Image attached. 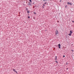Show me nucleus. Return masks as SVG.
Instances as JSON below:
<instances>
[{
  "label": "nucleus",
  "mask_w": 74,
  "mask_h": 74,
  "mask_svg": "<svg viewBox=\"0 0 74 74\" xmlns=\"http://www.w3.org/2000/svg\"><path fill=\"white\" fill-rule=\"evenodd\" d=\"M55 34L56 35L58 34V30H57V29H56V30Z\"/></svg>",
  "instance_id": "obj_1"
},
{
  "label": "nucleus",
  "mask_w": 74,
  "mask_h": 74,
  "mask_svg": "<svg viewBox=\"0 0 74 74\" xmlns=\"http://www.w3.org/2000/svg\"><path fill=\"white\" fill-rule=\"evenodd\" d=\"M58 47L59 48H60V44H58Z\"/></svg>",
  "instance_id": "obj_2"
},
{
  "label": "nucleus",
  "mask_w": 74,
  "mask_h": 74,
  "mask_svg": "<svg viewBox=\"0 0 74 74\" xmlns=\"http://www.w3.org/2000/svg\"><path fill=\"white\" fill-rule=\"evenodd\" d=\"M70 34H72V33H73V32H72V31H70Z\"/></svg>",
  "instance_id": "obj_3"
},
{
  "label": "nucleus",
  "mask_w": 74,
  "mask_h": 74,
  "mask_svg": "<svg viewBox=\"0 0 74 74\" xmlns=\"http://www.w3.org/2000/svg\"><path fill=\"white\" fill-rule=\"evenodd\" d=\"M69 36H71V34H69Z\"/></svg>",
  "instance_id": "obj_4"
},
{
  "label": "nucleus",
  "mask_w": 74,
  "mask_h": 74,
  "mask_svg": "<svg viewBox=\"0 0 74 74\" xmlns=\"http://www.w3.org/2000/svg\"><path fill=\"white\" fill-rule=\"evenodd\" d=\"M70 3L69 2H68L67 3L68 4H69V5L70 4Z\"/></svg>",
  "instance_id": "obj_5"
},
{
  "label": "nucleus",
  "mask_w": 74,
  "mask_h": 74,
  "mask_svg": "<svg viewBox=\"0 0 74 74\" xmlns=\"http://www.w3.org/2000/svg\"><path fill=\"white\" fill-rule=\"evenodd\" d=\"M28 5H31V4H30V3H28Z\"/></svg>",
  "instance_id": "obj_6"
},
{
  "label": "nucleus",
  "mask_w": 74,
  "mask_h": 74,
  "mask_svg": "<svg viewBox=\"0 0 74 74\" xmlns=\"http://www.w3.org/2000/svg\"><path fill=\"white\" fill-rule=\"evenodd\" d=\"M56 60H57V56H56Z\"/></svg>",
  "instance_id": "obj_7"
},
{
  "label": "nucleus",
  "mask_w": 74,
  "mask_h": 74,
  "mask_svg": "<svg viewBox=\"0 0 74 74\" xmlns=\"http://www.w3.org/2000/svg\"><path fill=\"white\" fill-rule=\"evenodd\" d=\"M44 1H47V0H43Z\"/></svg>",
  "instance_id": "obj_8"
},
{
  "label": "nucleus",
  "mask_w": 74,
  "mask_h": 74,
  "mask_svg": "<svg viewBox=\"0 0 74 74\" xmlns=\"http://www.w3.org/2000/svg\"><path fill=\"white\" fill-rule=\"evenodd\" d=\"M30 12H29V11H27V13H29Z\"/></svg>",
  "instance_id": "obj_9"
},
{
  "label": "nucleus",
  "mask_w": 74,
  "mask_h": 74,
  "mask_svg": "<svg viewBox=\"0 0 74 74\" xmlns=\"http://www.w3.org/2000/svg\"><path fill=\"white\" fill-rule=\"evenodd\" d=\"M28 18L29 19V18H30V17L29 16H28Z\"/></svg>",
  "instance_id": "obj_10"
},
{
  "label": "nucleus",
  "mask_w": 74,
  "mask_h": 74,
  "mask_svg": "<svg viewBox=\"0 0 74 74\" xmlns=\"http://www.w3.org/2000/svg\"><path fill=\"white\" fill-rule=\"evenodd\" d=\"M69 4H70V5H72V3H69Z\"/></svg>",
  "instance_id": "obj_11"
},
{
  "label": "nucleus",
  "mask_w": 74,
  "mask_h": 74,
  "mask_svg": "<svg viewBox=\"0 0 74 74\" xmlns=\"http://www.w3.org/2000/svg\"><path fill=\"white\" fill-rule=\"evenodd\" d=\"M30 2H32V0H29Z\"/></svg>",
  "instance_id": "obj_12"
},
{
  "label": "nucleus",
  "mask_w": 74,
  "mask_h": 74,
  "mask_svg": "<svg viewBox=\"0 0 74 74\" xmlns=\"http://www.w3.org/2000/svg\"><path fill=\"white\" fill-rule=\"evenodd\" d=\"M34 14H36V13L34 12Z\"/></svg>",
  "instance_id": "obj_13"
},
{
  "label": "nucleus",
  "mask_w": 74,
  "mask_h": 74,
  "mask_svg": "<svg viewBox=\"0 0 74 74\" xmlns=\"http://www.w3.org/2000/svg\"><path fill=\"white\" fill-rule=\"evenodd\" d=\"M60 2H62V0H60Z\"/></svg>",
  "instance_id": "obj_14"
},
{
  "label": "nucleus",
  "mask_w": 74,
  "mask_h": 74,
  "mask_svg": "<svg viewBox=\"0 0 74 74\" xmlns=\"http://www.w3.org/2000/svg\"><path fill=\"white\" fill-rule=\"evenodd\" d=\"M56 63H58V61H56Z\"/></svg>",
  "instance_id": "obj_15"
},
{
  "label": "nucleus",
  "mask_w": 74,
  "mask_h": 74,
  "mask_svg": "<svg viewBox=\"0 0 74 74\" xmlns=\"http://www.w3.org/2000/svg\"><path fill=\"white\" fill-rule=\"evenodd\" d=\"M63 57L64 58V57H65V56H63Z\"/></svg>",
  "instance_id": "obj_16"
},
{
  "label": "nucleus",
  "mask_w": 74,
  "mask_h": 74,
  "mask_svg": "<svg viewBox=\"0 0 74 74\" xmlns=\"http://www.w3.org/2000/svg\"><path fill=\"white\" fill-rule=\"evenodd\" d=\"M13 71H15V69H13Z\"/></svg>",
  "instance_id": "obj_17"
},
{
  "label": "nucleus",
  "mask_w": 74,
  "mask_h": 74,
  "mask_svg": "<svg viewBox=\"0 0 74 74\" xmlns=\"http://www.w3.org/2000/svg\"><path fill=\"white\" fill-rule=\"evenodd\" d=\"M44 4H47V3H44Z\"/></svg>",
  "instance_id": "obj_18"
},
{
  "label": "nucleus",
  "mask_w": 74,
  "mask_h": 74,
  "mask_svg": "<svg viewBox=\"0 0 74 74\" xmlns=\"http://www.w3.org/2000/svg\"><path fill=\"white\" fill-rule=\"evenodd\" d=\"M43 6H45V5L43 4Z\"/></svg>",
  "instance_id": "obj_19"
},
{
  "label": "nucleus",
  "mask_w": 74,
  "mask_h": 74,
  "mask_svg": "<svg viewBox=\"0 0 74 74\" xmlns=\"http://www.w3.org/2000/svg\"><path fill=\"white\" fill-rule=\"evenodd\" d=\"M67 7V5L65 6V7L66 8Z\"/></svg>",
  "instance_id": "obj_20"
},
{
  "label": "nucleus",
  "mask_w": 74,
  "mask_h": 74,
  "mask_svg": "<svg viewBox=\"0 0 74 74\" xmlns=\"http://www.w3.org/2000/svg\"><path fill=\"white\" fill-rule=\"evenodd\" d=\"M72 22L74 23V21H72Z\"/></svg>",
  "instance_id": "obj_21"
},
{
  "label": "nucleus",
  "mask_w": 74,
  "mask_h": 74,
  "mask_svg": "<svg viewBox=\"0 0 74 74\" xmlns=\"http://www.w3.org/2000/svg\"><path fill=\"white\" fill-rule=\"evenodd\" d=\"M14 72H16V71H14Z\"/></svg>",
  "instance_id": "obj_22"
},
{
  "label": "nucleus",
  "mask_w": 74,
  "mask_h": 74,
  "mask_svg": "<svg viewBox=\"0 0 74 74\" xmlns=\"http://www.w3.org/2000/svg\"><path fill=\"white\" fill-rule=\"evenodd\" d=\"M16 73H17V71H16Z\"/></svg>",
  "instance_id": "obj_23"
},
{
  "label": "nucleus",
  "mask_w": 74,
  "mask_h": 74,
  "mask_svg": "<svg viewBox=\"0 0 74 74\" xmlns=\"http://www.w3.org/2000/svg\"><path fill=\"white\" fill-rule=\"evenodd\" d=\"M72 51H73V50H72Z\"/></svg>",
  "instance_id": "obj_24"
},
{
  "label": "nucleus",
  "mask_w": 74,
  "mask_h": 74,
  "mask_svg": "<svg viewBox=\"0 0 74 74\" xmlns=\"http://www.w3.org/2000/svg\"><path fill=\"white\" fill-rule=\"evenodd\" d=\"M42 8H44V7H42Z\"/></svg>",
  "instance_id": "obj_25"
}]
</instances>
